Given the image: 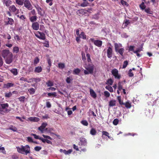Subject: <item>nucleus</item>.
I'll return each mask as SVG.
<instances>
[{
  "label": "nucleus",
  "mask_w": 159,
  "mask_h": 159,
  "mask_svg": "<svg viewBox=\"0 0 159 159\" xmlns=\"http://www.w3.org/2000/svg\"><path fill=\"white\" fill-rule=\"evenodd\" d=\"M17 152L20 153L25 155L30 153V148L29 145H26L25 146L21 145L16 147Z\"/></svg>",
  "instance_id": "obj_1"
},
{
  "label": "nucleus",
  "mask_w": 159,
  "mask_h": 159,
  "mask_svg": "<svg viewBox=\"0 0 159 159\" xmlns=\"http://www.w3.org/2000/svg\"><path fill=\"white\" fill-rule=\"evenodd\" d=\"M2 56L5 59V61L7 63H10V54L9 51L7 50H3L2 53Z\"/></svg>",
  "instance_id": "obj_2"
},
{
  "label": "nucleus",
  "mask_w": 159,
  "mask_h": 159,
  "mask_svg": "<svg viewBox=\"0 0 159 159\" xmlns=\"http://www.w3.org/2000/svg\"><path fill=\"white\" fill-rule=\"evenodd\" d=\"M35 36L39 39L44 40L46 39L45 35L43 32H41L38 31L34 33Z\"/></svg>",
  "instance_id": "obj_3"
},
{
  "label": "nucleus",
  "mask_w": 159,
  "mask_h": 159,
  "mask_svg": "<svg viewBox=\"0 0 159 159\" xmlns=\"http://www.w3.org/2000/svg\"><path fill=\"white\" fill-rule=\"evenodd\" d=\"M24 6L29 10L32 9L33 6L31 4L29 0H25L24 1Z\"/></svg>",
  "instance_id": "obj_4"
},
{
  "label": "nucleus",
  "mask_w": 159,
  "mask_h": 159,
  "mask_svg": "<svg viewBox=\"0 0 159 159\" xmlns=\"http://www.w3.org/2000/svg\"><path fill=\"white\" fill-rule=\"evenodd\" d=\"M112 75L115 77V78L120 79L121 78V76L119 74L118 71L116 69H114L111 70Z\"/></svg>",
  "instance_id": "obj_5"
},
{
  "label": "nucleus",
  "mask_w": 159,
  "mask_h": 159,
  "mask_svg": "<svg viewBox=\"0 0 159 159\" xmlns=\"http://www.w3.org/2000/svg\"><path fill=\"white\" fill-rule=\"evenodd\" d=\"M94 66L92 64H89L88 65L84 67V68L89 71L90 74H92L93 73Z\"/></svg>",
  "instance_id": "obj_6"
},
{
  "label": "nucleus",
  "mask_w": 159,
  "mask_h": 159,
  "mask_svg": "<svg viewBox=\"0 0 159 159\" xmlns=\"http://www.w3.org/2000/svg\"><path fill=\"white\" fill-rule=\"evenodd\" d=\"M91 41L94 44L98 47L101 46L102 44V41L98 40H94L93 39H91Z\"/></svg>",
  "instance_id": "obj_7"
},
{
  "label": "nucleus",
  "mask_w": 159,
  "mask_h": 159,
  "mask_svg": "<svg viewBox=\"0 0 159 159\" xmlns=\"http://www.w3.org/2000/svg\"><path fill=\"white\" fill-rule=\"evenodd\" d=\"M113 50L111 47H109L107 51V56L109 58L111 59L112 55Z\"/></svg>",
  "instance_id": "obj_8"
},
{
  "label": "nucleus",
  "mask_w": 159,
  "mask_h": 159,
  "mask_svg": "<svg viewBox=\"0 0 159 159\" xmlns=\"http://www.w3.org/2000/svg\"><path fill=\"white\" fill-rule=\"evenodd\" d=\"M11 12H13L14 14L16 15L18 14L19 10L14 5H12L11 6Z\"/></svg>",
  "instance_id": "obj_9"
},
{
  "label": "nucleus",
  "mask_w": 159,
  "mask_h": 159,
  "mask_svg": "<svg viewBox=\"0 0 159 159\" xmlns=\"http://www.w3.org/2000/svg\"><path fill=\"white\" fill-rule=\"evenodd\" d=\"M32 27L34 30H37L39 28V24L37 22L33 23L32 24Z\"/></svg>",
  "instance_id": "obj_10"
},
{
  "label": "nucleus",
  "mask_w": 159,
  "mask_h": 159,
  "mask_svg": "<svg viewBox=\"0 0 159 159\" xmlns=\"http://www.w3.org/2000/svg\"><path fill=\"white\" fill-rule=\"evenodd\" d=\"M47 125V123H42L41 125L38 128V129L42 133H43L44 129Z\"/></svg>",
  "instance_id": "obj_11"
},
{
  "label": "nucleus",
  "mask_w": 159,
  "mask_h": 159,
  "mask_svg": "<svg viewBox=\"0 0 159 159\" xmlns=\"http://www.w3.org/2000/svg\"><path fill=\"white\" fill-rule=\"evenodd\" d=\"M35 8L37 11L38 14L40 15V16H42V9L40 7H39V5L35 6Z\"/></svg>",
  "instance_id": "obj_12"
},
{
  "label": "nucleus",
  "mask_w": 159,
  "mask_h": 159,
  "mask_svg": "<svg viewBox=\"0 0 159 159\" xmlns=\"http://www.w3.org/2000/svg\"><path fill=\"white\" fill-rule=\"evenodd\" d=\"M88 11H86L84 9H80L77 11V13L78 14H79L80 15H84L87 13Z\"/></svg>",
  "instance_id": "obj_13"
},
{
  "label": "nucleus",
  "mask_w": 159,
  "mask_h": 159,
  "mask_svg": "<svg viewBox=\"0 0 159 159\" xmlns=\"http://www.w3.org/2000/svg\"><path fill=\"white\" fill-rule=\"evenodd\" d=\"M29 120L31 121L38 122L39 120V119L35 117H30L28 118Z\"/></svg>",
  "instance_id": "obj_14"
},
{
  "label": "nucleus",
  "mask_w": 159,
  "mask_h": 159,
  "mask_svg": "<svg viewBox=\"0 0 159 159\" xmlns=\"http://www.w3.org/2000/svg\"><path fill=\"white\" fill-rule=\"evenodd\" d=\"M114 46H115V51L116 52H117V51L119 49V48H120L122 47V44L120 43H114Z\"/></svg>",
  "instance_id": "obj_15"
},
{
  "label": "nucleus",
  "mask_w": 159,
  "mask_h": 159,
  "mask_svg": "<svg viewBox=\"0 0 159 159\" xmlns=\"http://www.w3.org/2000/svg\"><path fill=\"white\" fill-rule=\"evenodd\" d=\"M90 93L91 97L94 98H96L97 95L94 91L93 89H90Z\"/></svg>",
  "instance_id": "obj_16"
},
{
  "label": "nucleus",
  "mask_w": 159,
  "mask_h": 159,
  "mask_svg": "<svg viewBox=\"0 0 159 159\" xmlns=\"http://www.w3.org/2000/svg\"><path fill=\"white\" fill-rule=\"evenodd\" d=\"M42 69L41 66H38L35 68L34 72L36 73H39L42 71Z\"/></svg>",
  "instance_id": "obj_17"
},
{
  "label": "nucleus",
  "mask_w": 159,
  "mask_h": 159,
  "mask_svg": "<svg viewBox=\"0 0 159 159\" xmlns=\"http://www.w3.org/2000/svg\"><path fill=\"white\" fill-rule=\"evenodd\" d=\"M37 18V17L36 16H34L30 18V20L31 22L34 23L36 21Z\"/></svg>",
  "instance_id": "obj_18"
},
{
  "label": "nucleus",
  "mask_w": 159,
  "mask_h": 159,
  "mask_svg": "<svg viewBox=\"0 0 159 159\" xmlns=\"http://www.w3.org/2000/svg\"><path fill=\"white\" fill-rule=\"evenodd\" d=\"M40 140H41V141L43 143H45L46 142L48 144H52V142L50 140H49L47 139H44L42 138V139H40Z\"/></svg>",
  "instance_id": "obj_19"
},
{
  "label": "nucleus",
  "mask_w": 159,
  "mask_h": 159,
  "mask_svg": "<svg viewBox=\"0 0 159 159\" xmlns=\"http://www.w3.org/2000/svg\"><path fill=\"white\" fill-rule=\"evenodd\" d=\"M125 50L124 48H120L116 52H118L122 56H123V53L124 52Z\"/></svg>",
  "instance_id": "obj_20"
},
{
  "label": "nucleus",
  "mask_w": 159,
  "mask_h": 159,
  "mask_svg": "<svg viewBox=\"0 0 159 159\" xmlns=\"http://www.w3.org/2000/svg\"><path fill=\"white\" fill-rule=\"evenodd\" d=\"M113 83V80L111 79H110L107 80L106 83V84L107 85H112Z\"/></svg>",
  "instance_id": "obj_21"
},
{
  "label": "nucleus",
  "mask_w": 159,
  "mask_h": 159,
  "mask_svg": "<svg viewBox=\"0 0 159 159\" xmlns=\"http://www.w3.org/2000/svg\"><path fill=\"white\" fill-rule=\"evenodd\" d=\"M81 71V70L79 68L75 69L73 70V74L76 75H78Z\"/></svg>",
  "instance_id": "obj_22"
},
{
  "label": "nucleus",
  "mask_w": 159,
  "mask_h": 159,
  "mask_svg": "<svg viewBox=\"0 0 159 159\" xmlns=\"http://www.w3.org/2000/svg\"><path fill=\"white\" fill-rule=\"evenodd\" d=\"M116 105V101L115 100H111L109 102V106L112 107L115 106Z\"/></svg>",
  "instance_id": "obj_23"
},
{
  "label": "nucleus",
  "mask_w": 159,
  "mask_h": 159,
  "mask_svg": "<svg viewBox=\"0 0 159 159\" xmlns=\"http://www.w3.org/2000/svg\"><path fill=\"white\" fill-rule=\"evenodd\" d=\"M90 134L92 135H95L97 133V131L94 128H92L90 131Z\"/></svg>",
  "instance_id": "obj_24"
},
{
  "label": "nucleus",
  "mask_w": 159,
  "mask_h": 159,
  "mask_svg": "<svg viewBox=\"0 0 159 159\" xmlns=\"http://www.w3.org/2000/svg\"><path fill=\"white\" fill-rule=\"evenodd\" d=\"M15 1L17 4L22 6L23 4L24 0H15Z\"/></svg>",
  "instance_id": "obj_25"
},
{
  "label": "nucleus",
  "mask_w": 159,
  "mask_h": 159,
  "mask_svg": "<svg viewBox=\"0 0 159 159\" xmlns=\"http://www.w3.org/2000/svg\"><path fill=\"white\" fill-rule=\"evenodd\" d=\"M11 72L13 74V75H16L18 74L17 69L16 68L13 69H12L11 70Z\"/></svg>",
  "instance_id": "obj_26"
},
{
  "label": "nucleus",
  "mask_w": 159,
  "mask_h": 159,
  "mask_svg": "<svg viewBox=\"0 0 159 159\" xmlns=\"http://www.w3.org/2000/svg\"><path fill=\"white\" fill-rule=\"evenodd\" d=\"M73 79L72 78V77L69 76V77H67L66 81V83L68 84H69L71 83V82L72 81Z\"/></svg>",
  "instance_id": "obj_27"
},
{
  "label": "nucleus",
  "mask_w": 159,
  "mask_h": 159,
  "mask_svg": "<svg viewBox=\"0 0 159 159\" xmlns=\"http://www.w3.org/2000/svg\"><path fill=\"white\" fill-rule=\"evenodd\" d=\"M125 107L128 109L130 108L131 107V105L130 103L128 102H126L124 104Z\"/></svg>",
  "instance_id": "obj_28"
},
{
  "label": "nucleus",
  "mask_w": 159,
  "mask_h": 159,
  "mask_svg": "<svg viewBox=\"0 0 159 159\" xmlns=\"http://www.w3.org/2000/svg\"><path fill=\"white\" fill-rule=\"evenodd\" d=\"M28 91L30 93V94L31 95L34 94L35 92V90L34 88H31L29 89Z\"/></svg>",
  "instance_id": "obj_29"
},
{
  "label": "nucleus",
  "mask_w": 159,
  "mask_h": 159,
  "mask_svg": "<svg viewBox=\"0 0 159 159\" xmlns=\"http://www.w3.org/2000/svg\"><path fill=\"white\" fill-rule=\"evenodd\" d=\"M19 51V48L18 47L15 46L13 48V52L14 53H17Z\"/></svg>",
  "instance_id": "obj_30"
},
{
  "label": "nucleus",
  "mask_w": 159,
  "mask_h": 159,
  "mask_svg": "<svg viewBox=\"0 0 159 159\" xmlns=\"http://www.w3.org/2000/svg\"><path fill=\"white\" fill-rule=\"evenodd\" d=\"M105 88L108 90L110 92H113V89L112 88L110 85H107L106 86Z\"/></svg>",
  "instance_id": "obj_31"
},
{
  "label": "nucleus",
  "mask_w": 159,
  "mask_h": 159,
  "mask_svg": "<svg viewBox=\"0 0 159 159\" xmlns=\"http://www.w3.org/2000/svg\"><path fill=\"white\" fill-rule=\"evenodd\" d=\"M139 7L142 10H145V9H146L145 8L146 6L145 5L144 3V2H142V3L140 5Z\"/></svg>",
  "instance_id": "obj_32"
},
{
  "label": "nucleus",
  "mask_w": 159,
  "mask_h": 159,
  "mask_svg": "<svg viewBox=\"0 0 159 159\" xmlns=\"http://www.w3.org/2000/svg\"><path fill=\"white\" fill-rule=\"evenodd\" d=\"M46 84L48 87H51L53 85V82L50 80H49L47 82Z\"/></svg>",
  "instance_id": "obj_33"
},
{
  "label": "nucleus",
  "mask_w": 159,
  "mask_h": 159,
  "mask_svg": "<svg viewBox=\"0 0 159 159\" xmlns=\"http://www.w3.org/2000/svg\"><path fill=\"white\" fill-rule=\"evenodd\" d=\"M89 4V3L88 2H83V3L81 4L80 6L83 7H86L88 6Z\"/></svg>",
  "instance_id": "obj_34"
},
{
  "label": "nucleus",
  "mask_w": 159,
  "mask_h": 159,
  "mask_svg": "<svg viewBox=\"0 0 159 159\" xmlns=\"http://www.w3.org/2000/svg\"><path fill=\"white\" fill-rule=\"evenodd\" d=\"M145 11L147 13L149 14H152V13H153L152 11H151L150 9L149 8H146L145 9Z\"/></svg>",
  "instance_id": "obj_35"
},
{
  "label": "nucleus",
  "mask_w": 159,
  "mask_h": 159,
  "mask_svg": "<svg viewBox=\"0 0 159 159\" xmlns=\"http://www.w3.org/2000/svg\"><path fill=\"white\" fill-rule=\"evenodd\" d=\"M80 37H81L83 39H86V36L85 34V33L83 32H82L81 33L80 35L79 36Z\"/></svg>",
  "instance_id": "obj_36"
},
{
  "label": "nucleus",
  "mask_w": 159,
  "mask_h": 159,
  "mask_svg": "<svg viewBox=\"0 0 159 159\" xmlns=\"http://www.w3.org/2000/svg\"><path fill=\"white\" fill-rule=\"evenodd\" d=\"M128 62L127 61H125L123 62L122 68H125L128 65Z\"/></svg>",
  "instance_id": "obj_37"
},
{
  "label": "nucleus",
  "mask_w": 159,
  "mask_h": 159,
  "mask_svg": "<svg viewBox=\"0 0 159 159\" xmlns=\"http://www.w3.org/2000/svg\"><path fill=\"white\" fill-rule=\"evenodd\" d=\"M58 66L59 68L62 69L65 67V64L63 63H59Z\"/></svg>",
  "instance_id": "obj_38"
},
{
  "label": "nucleus",
  "mask_w": 159,
  "mask_h": 159,
  "mask_svg": "<svg viewBox=\"0 0 159 159\" xmlns=\"http://www.w3.org/2000/svg\"><path fill=\"white\" fill-rule=\"evenodd\" d=\"M11 130H12L14 132H17V129L15 126L13 125H11Z\"/></svg>",
  "instance_id": "obj_39"
},
{
  "label": "nucleus",
  "mask_w": 159,
  "mask_h": 159,
  "mask_svg": "<svg viewBox=\"0 0 159 159\" xmlns=\"http://www.w3.org/2000/svg\"><path fill=\"white\" fill-rule=\"evenodd\" d=\"M124 28L127 27V25L130 23V22L129 20H126L124 22Z\"/></svg>",
  "instance_id": "obj_40"
},
{
  "label": "nucleus",
  "mask_w": 159,
  "mask_h": 159,
  "mask_svg": "<svg viewBox=\"0 0 159 159\" xmlns=\"http://www.w3.org/2000/svg\"><path fill=\"white\" fill-rule=\"evenodd\" d=\"M119 122V120L118 119H115L113 120V123L114 125H116L118 124Z\"/></svg>",
  "instance_id": "obj_41"
},
{
  "label": "nucleus",
  "mask_w": 159,
  "mask_h": 159,
  "mask_svg": "<svg viewBox=\"0 0 159 159\" xmlns=\"http://www.w3.org/2000/svg\"><path fill=\"white\" fill-rule=\"evenodd\" d=\"M72 152V150L69 149L67 151L66 150H64L63 152L66 155H67L69 154H70Z\"/></svg>",
  "instance_id": "obj_42"
},
{
  "label": "nucleus",
  "mask_w": 159,
  "mask_h": 159,
  "mask_svg": "<svg viewBox=\"0 0 159 159\" xmlns=\"http://www.w3.org/2000/svg\"><path fill=\"white\" fill-rule=\"evenodd\" d=\"M132 70L131 69H130L128 72V75L129 77H132L134 76V74L132 72Z\"/></svg>",
  "instance_id": "obj_43"
},
{
  "label": "nucleus",
  "mask_w": 159,
  "mask_h": 159,
  "mask_svg": "<svg viewBox=\"0 0 159 159\" xmlns=\"http://www.w3.org/2000/svg\"><path fill=\"white\" fill-rule=\"evenodd\" d=\"M122 88L123 87L122 83L120 82H119L118 83V89L120 91L123 89Z\"/></svg>",
  "instance_id": "obj_44"
},
{
  "label": "nucleus",
  "mask_w": 159,
  "mask_h": 159,
  "mask_svg": "<svg viewBox=\"0 0 159 159\" xmlns=\"http://www.w3.org/2000/svg\"><path fill=\"white\" fill-rule=\"evenodd\" d=\"M81 123L82 124L85 126H87L88 125V123L86 120H83L81 121Z\"/></svg>",
  "instance_id": "obj_45"
},
{
  "label": "nucleus",
  "mask_w": 159,
  "mask_h": 159,
  "mask_svg": "<svg viewBox=\"0 0 159 159\" xmlns=\"http://www.w3.org/2000/svg\"><path fill=\"white\" fill-rule=\"evenodd\" d=\"M48 96L51 97L53 96V97H56L57 96V94L56 92H53V93H48Z\"/></svg>",
  "instance_id": "obj_46"
},
{
  "label": "nucleus",
  "mask_w": 159,
  "mask_h": 159,
  "mask_svg": "<svg viewBox=\"0 0 159 159\" xmlns=\"http://www.w3.org/2000/svg\"><path fill=\"white\" fill-rule=\"evenodd\" d=\"M80 142L81 145H85L87 144V142L84 139H83L81 140Z\"/></svg>",
  "instance_id": "obj_47"
},
{
  "label": "nucleus",
  "mask_w": 159,
  "mask_h": 159,
  "mask_svg": "<svg viewBox=\"0 0 159 159\" xmlns=\"http://www.w3.org/2000/svg\"><path fill=\"white\" fill-rule=\"evenodd\" d=\"M27 141L30 143H35L34 141H33L32 138L31 137H27Z\"/></svg>",
  "instance_id": "obj_48"
},
{
  "label": "nucleus",
  "mask_w": 159,
  "mask_h": 159,
  "mask_svg": "<svg viewBox=\"0 0 159 159\" xmlns=\"http://www.w3.org/2000/svg\"><path fill=\"white\" fill-rule=\"evenodd\" d=\"M20 102H24L25 101V97L24 96H20L18 98Z\"/></svg>",
  "instance_id": "obj_49"
},
{
  "label": "nucleus",
  "mask_w": 159,
  "mask_h": 159,
  "mask_svg": "<svg viewBox=\"0 0 159 159\" xmlns=\"http://www.w3.org/2000/svg\"><path fill=\"white\" fill-rule=\"evenodd\" d=\"M104 95L106 97L108 98L110 96V93L109 92L106 91L104 92Z\"/></svg>",
  "instance_id": "obj_50"
},
{
  "label": "nucleus",
  "mask_w": 159,
  "mask_h": 159,
  "mask_svg": "<svg viewBox=\"0 0 159 159\" xmlns=\"http://www.w3.org/2000/svg\"><path fill=\"white\" fill-rule=\"evenodd\" d=\"M31 135L34 136V138L36 139H39L40 140V139H42V138H41V137L39 138L38 135H36L35 134H31Z\"/></svg>",
  "instance_id": "obj_51"
},
{
  "label": "nucleus",
  "mask_w": 159,
  "mask_h": 159,
  "mask_svg": "<svg viewBox=\"0 0 159 159\" xmlns=\"http://www.w3.org/2000/svg\"><path fill=\"white\" fill-rule=\"evenodd\" d=\"M39 58L37 57H36L34 60V64H37L39 62Z\"/></svg>",
  "instance_id": "obj_52"
},
{
  "label": "nucleus",
  "mask_w": 159,
  "mask_h": 159,
  "mask_svg": "<svg viewBox=\"0 0 159 159\" xmlns=\"http://www.w3.org/2000/svg\"><path fill=\"white\" fill-rule=\"evenodd\" d=\"M2 107V110H3V109L6 108L7 107H8V104L7 103L6 104H1Z\"/></svg>",
  "instance_id": "obj_53"
},
{
  "label": "nucleus",
  "mask_w": 159,
  "mask_h": 159,
  "mask_svg": "<svg viewBox=\"0 0 159 159\" xmlns=\"http://www.w3.org/2000/svg\"><path fill=\"white\" fill-rule=\"evenodd\" d=\"M20 80L24 81H26L29 83H30V82L28 81L27 78H25L24 77H22L20 79Z\"/></svg>",
  "instance_id": "obj_54"
},
{
  "label": "nucleus",
  "mask_w": 159,
  "mask_h": 159,
  "mask_svg": "<svg viewBox=\"0 0 159 159\" xmlns=\"http://www.w3.org/2000/svg\"><path fill=\"white\" fill-rule=\"evenodd\" d=\"M4 3L7 6H9L10 5V1L9 0H5Z\"/></svg>",
  "instance_id": "obj_55"
},
{
  "label": "nucleus",
  "mask_w": 159,
  "mask_h": 159,
  "mask_svg": "<svg viewBox=\"0 0 159 159\" xmlns=\"http://www.w3.org/2000/svg\"><path fill=\"white\" fill-rule=\"evenodd\" d=\"M53 0H46V2L47 3H49V5L50 6H51L53 4V3H52Z\"/></svg>",
  "instance_id": "obj_56"
},
{
  "label": "nucleus",
  "mask_w": 159,
  "mask_h": 159,
  "mask_svg": "<svg viewBox=\"0 0 159 159\" xmlns=\"http://www.w3.org/2000/svg\"><path fill=\"white\" fill-rule=\"evenodd\" d=\"M14 38L16 40H17V41H20V40L21 39L17 35H15L14 36Z\"/></svg>",
  "instance_id": "obj_57"
},
{
  "label": "nucleus",
  "mask_w": 159,
  "mask_h": 159,
  "mask_svg": "<svg viewBox=\"0 0 159 159\" xmlns=\"http://www.w3.org/2000/svg\"><path fill=\"white\" fill-rule=\"evenodd\" d=\"M142 48H138L135 51H134V53H139L141 51H142Z\"/></svg>",
  "instance_id": "obj_58"
},
{
  "label": "nucleus",
  "mask_w": 159,
  "mask_h": 159,
  "mask_svg": "<svg viewBox=\"0 0 159 159\" xmlns=\"http://www.w3.org/2000/svg\"><path fill=\"white\" fill-rule=\"evenodd\" d=\"M41 149V147L39 146H36L34 147V149L36 151H39Z\"/></svg>",
  "instance_id": "obj_59"
},
{
  "label": "nucleus",
  "mask_w": 159,
  "mask_h": 159,
  "mask_svg": "<svg viewBox=\"0 0 159 159\" xmlns=\"http://www.w3.org/2000/svg\"><path fill=\"white\" fill-rule=\"evenodd\" d=\"M120 2L121 4L123 6L127 5L128 4L124 0H121Z\"/></svg>",
  "instance_id": "obj_60"
},
{
  "label": "nucleus",
  "mask_w": 159,
  "mask_h": 159,
  "mask_svg": "<svg viewBox=\"0 0 159 159\" xmlns=\"http://www.w3.org/2000/svg\"><path fill=\"white\" fill-rule=\"evenodd\" d=\"M86 57L87 58V61L88 62H89L91 60L90 57V55L89 53H87L86 54Z\"/></svg>",
  "instance_id": "obj_61"
},
{
  "label": "nucleus",
  "mask_w": 159,
  "mask_h": 159,
  "mask_svg": "<svg viewBox=\"0 0 159 159\" xmlns=\"http://www.w3.org/2000/svg\"><path fill=\"white\" fill-rule=\"evenodd\" d=\"M42 136L44 138H46L47 139H48L50 140L52 139V138L49 136L48 135H45L44 134H43Z\"/></svg>",
  "instance_id": "obj_62"
},
{
  "label": "nucleus",
  "mask_w": 159,
  "mask_h": 159,
  "mask_svg": "<svg viewBox=\"0 0 159 159\" xmlns=\"http://www.w3.org/2000/svg\"><path fill=\"white\" fill-rule=\"evenodd\" d=\"M46 43H43L44 46L48 48L49 46L48 41H46Z\"/></svg>",
  "instance_id": "obj_63"
},
{
  "label": "nucleus",
  "mask_w": 159,
  "mask_h": 159,
  "mask_svg": "<svg viewBox=\"0 0 159 159\" xmlns=\"http://www.w3.org/2000/svg\"><path fill=\"white\" fill-rule=\"evenodd\" d=\"M19 18L22 20L25 21V20L26 19V17L23 15H21L19 17Z\"/></svg>",
  "instance_id": "obj_64"
}]
</instances>
